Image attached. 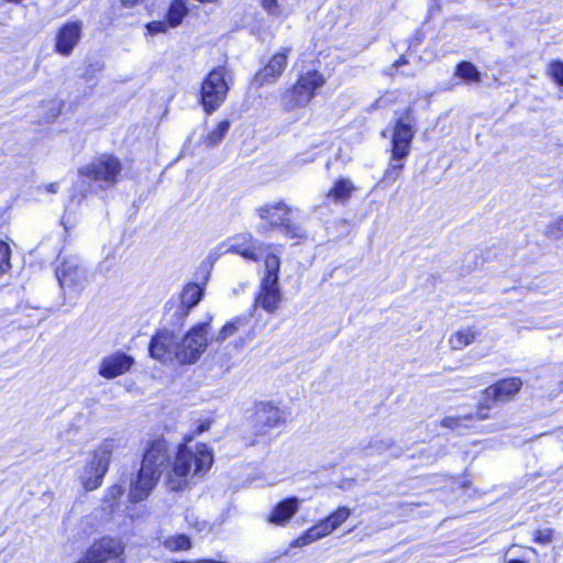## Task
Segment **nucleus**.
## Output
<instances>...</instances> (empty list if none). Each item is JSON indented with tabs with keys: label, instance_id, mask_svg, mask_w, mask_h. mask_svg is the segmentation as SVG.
Segmentation results:
<instances>
[{
	"label": "nucleus",
	"instance_id": "obj_10",
	"mask_svg": "<svg viewBox=\"0 0 563 563\" xmlns=\"http://www.w3.org/2000/svg\"><path fill=\"white\" fill-rule=\"evenodd\" d=\"M415 119L412 118V109L407 108L401 118H399L394 126L391 137V151L395 161L405 159L410 153V146L415 136L413 129Z\"/></svg>",
	"mask_w": 563,
	"mask_h": 563
},
{
	"label": "nucleus",
	"instance_id": "obj_21",
	"mask_svg": "<svg viewBox=\"0 0 563 563\" xmlns=\"http://www.w3.org/2000/svg\"><path fill=\"white\" fill-rule=\"evenodd\" d=\"M300 501L296 497L286 498L278 503L269 514L267 520L277 526L286 525L298 511Z\"/></svg>",
	"mask_w": 563,
	"mask_h": 563
},
{
	"label": "nucleus",
	"instance_id": "obj_16",
	"mask_svg": "<svg viewBox=\"0 0 563 563\" xmlns=\"http://www.w3.org/2000/svg\"><path fill=\"white\" fill-rule=\"evenodd\" d=\"M169 460L167 442L164 439L153 440L146 449L141 467L144 472H154L161 476Z\"/></svg>",
	"mask_w": 563,
	"mask_h": 563
},
{
	"label": "nucleus",
	"instance_id": "obj_13",
	"mask_svg": "<svg viewBox=\"0 0 563 563\" xmlns=\"http://www.w3.org/2000/svg\"><path fill=\"white\" fill-rule=\"evenodd\" d=\"M150 354L161 362H178V336L168 330L158 331L151 340Z\"/></svg>",
	"mask_w": 563,
	"mask_h": 563
},
{
	"label": "nucleus",
	"instance_id": "obj_7",
	"mask_svg": "<svg viewBox=\"0 0 563 563\" xmlns=\"http://www.w3.org/2000/svg\"><path fill=\"white\" fill-rule=\"evenodd\" d=\"M112 450L113 443L106 441L93 452L91 461L85 466L79 476L80 483L86 490H93L101 486L109 468Z\"/></svg>",
	"mask_w": 563,
	"mask_h": 563
},
{
	"label": "nucleus",
	"instance_id": "obj_3",
	"mask_svg": "<svg viewBox=\"0 0 563 563\" xmlns=\"http://www.w3.org/2000/svg\"><path fill=\"white\" fill-rule=\"evenodd\" d=\"M279 271V255L274 252L267 253L264 258V272L261 277L258 294L255 297V306L261 307L268 313H274L283 300Z\"/></svg>",
	"mask_w": 563,
	"mask_h": 563
},
{
	"label": "nucleus",
	"instance_id": "obj_17",
	"mask_svg": "<svg viewBox=\"0 0 563 563\" xmlns=\"http://www.w3.org/2000/svg\"><path fill=\"white\" fill-rule=\"evenodd\" d=\"M133 364L132 356L123 352H115L101 360L98 374L103 378L112 379L129 372Z\"/></svg>",
	"mask_w": 563,
	"mask_h": 563
},
{
	"label": "nucleus",
	"instance_id": "obj_19",
	"mask_svg": "<svg viewBox=\"0 0 563 563\" xmlns=\"http://www.w3.org/2000/svg\"><path fill=\"white\" fill-rule=\"evenodd\" d=\"M159 476L154 472H144L141 467L135 479H132L130 485V499L131 501L139 503L148 497L152 489L155 487Z\"/></svg>",
	"mask_w": 563,
	"mask_h": 563
},
{
	"label": "nucleus",
	"instance_id": "obj_52",
	"mask_svg": "<svg viewBox=\"0 0 563 563\" xmlns=\"http://www.w3.org/2000/svg\"><path fill=\"white\" fill-rule=\"evenodd\" d=\"M401 74L405 75V76H409V77L413 76V73L401 71Z\"/></svg>",
	"mask_w": 563,
	"mask_h": 563
},
{
	"label": "nucleus",
	"instance_id": "obj_27",
	"mask_svg": "<svg viewBox=\"0 0 563 563\" xmlns=\"http://www.w3.org/2000/svg\"><path fill=\"white\" fill-rule=\"evenodd\" d=\"M475 339H476V332L473 329L467 328V329L455 332L450 338V344H451L452 349H454V350H462L465 346L473 343L475 341Z\"/></svg>",
	"mask_w": 563,
	"mask_h": 563
},
{
	"label": "nucleus",
	"instance_id": "obj_37",
	"mask_svg": "<svg viewBox=\"0 0 563 563\" xmlns=\"http://www.w3.org/2000/svg\"><path fill=\"white\" fill-rule=\"evenodd\" d=\"M548 75L560 86H563V62L553 60L548 68Z\"/></svg>",
	"mask_w": 563,
	"mask_h": 563
},
{
	"label": "nucleus",
	"instance_id": "obj_33",
	"mask_svg": "<svg viewBox=\"0 0 563 563\" xmlns=\"http://www.w3.org/2000/svg\"><path fill=\"white\" fill-rule=\"evenodd\" d=\"M543 235L551 240L563 238V217L551 220L543 229Z\"/></svg>",
	"mask_w": 563,
	"mask_h": 563
},
{
	"label": "nucleus",
	"instance_id": "obj_24",
	"mask_svg": "<svg viewBox=\"0 0 563 563\" xmlns=\"http://www.w3.org/2000/svg\"><path fill=\"white\" fill-rule=\"evenodd\" d=\"M355 190V186L349 178H340L334 181L333 187L328 191L327 197L336 203L346 202L352 192Z\"/></svg>",
	"mask_w": 563,
	"mask_h": 563
},
{
	"label": "nucleus",
	"instance_id": "obj_38",
	"mask_svg": "<svg viewBox=\"0 0 563 563\" xmlns=\"http://www.w3.org/2000/svg\"><path fill=\"white\" fill-rule=\"evenodd\" d=\"M261 5L269 15L278 16L282 13L277 0H261Z\"/></svg>",
	"mask_w": 563,
	"mask_h": 563
},
{
	"label": "nucleus",
	"instance_id": "obj_4",
	"mask_svg": "<svg viewBox=\"0 0 563 563\" xmlns=\"http://www.w3.org/2000/svg\"><path fill=\"white\" fill-rule=\"evenodd\" d=\"M55 274L65 298L78 297L89 284L88 269L78 256L63 258Z\"/></svg>",
	"mask_w": 563,
	"mask_h": 563
},
{
	"label": "nucleus",
	"instance_id": "obj_1",
	"mask_svg": "<svg viewBox=\"0 0 563 563\" xmlns=\"http://www.w3.org/2000/svg\"><path fill=\"white\" fill-rule=\"evenodd\" d=\"M212 463V453L206 444H197L194 451L181 445L173 463L168 485L173 490L183 489L189 476L205 475Z\"/></svg>",
	"mask_w": 563,
	"mask_h": 563
},
{
	"label": "nucleus",
	"instance_id": "obj_35",
	"mask_svg": "<svg viewBox=\"0 0 563 563\" xmlns=\"http://www.w3.org/2000/svg\"><path fill=\"white\" fill-rule=\"evenodd\" d=\"M10 255L9 245L0 240V277L10 269Z\"/></svg>",
	"mask_w": 563,
	"mask_h": 563
},
{
	"label": "nucleus",
	"instance_id": "obj_50",
	"mask_svg": "<svg viewBox=\"0 0 563 563\" xmlns=\"http://www.w3.org/2000/svg\"><path fill=\"white\" fill-rule=\"evenodd\" d=\"M77 563H92V561L88 560V556L85 554Z\"/></svg>",
	"mask_w": 563,
	"mask_h": 563
},
{
	"label": "nucleus",
	"instance_id": "obj_5",
	"mask_svg": "<svg viewBox=\"0 0 563 563\" xmlns=\"http://www.w3.org/2000/svg\"><path fill=\"white\" fill-rule=\"evenodd\" d=\"M324 84V76L317 70L301 75L296 85L283 93V107L288 111L299 107H306L314 96L316 90Z\"/></svg>",
	"mask_w": 563,
	"mask_h": 563
},
{
	"label": "nucleus",
	"instance_id": "obj_34",
	"mask_svg": "<svg viewBox=\"0 0 563 563\" xmlns=\"http://www.w3.org/2000/svg\"><path fill=\"white\" fill-rule=\"evenodd\" d=\"M404 159L395 161V158L391 156L390 163L387 167V169L384 173V178L389 181H395L399 178L400 173L404 168Z\"/></svg>",
	"mask_w": 563,
	"mask_h": 563
},
{
	"label": "nucleus",
	"instance_id": "obj_14",
	"mask_svg": "<svg viewBox=\"0 0 563 563\" xmlns=\"http://www.w3.org/2000/svg\"><path fill=\"white\" fill-rule=\"evenodd\" d=\"M271 245L255 239L251 233H242L229 240L227 252L241 255L243 258L257 262L262 253L267 251Z\"/></svg>",
	"mask_w": 563,
	"mask_h": 563
},
{
	"label": "nucleus",
	"instance_id": "obj_39",
	"mask_svg": "<svg viewBox=\"0 0 563 563\" xmlns=\"http://www.w3.org/2000/svg\"><path fill=\"white\" fill-rule=\"evenodd\" d=\"M168 27H170L168 25V21H152L146 24V29L148 33L152 35L165 33L168 30Z\"/></svg>",
	"mask_w": 563,
	"mask_h": 563
},
{
	"label": "nucleus",
	"instance_id": "obj_18",
	"mask_svg": "<svg viewBox=\"0 0 563 563\" xmlns=\"http://www.w3.org/2000/svg\"><path fill=\"white\" fill-rule=\"evenodd\" d=\"M81 30V22L65 23L56 35L55 51L63 56L70 55L80 40Z\"/></svg>",
	"mask_w": 563,
	"mask_h": 563
},
{
	"label": "nucleus",
	"instance_id": "obj_47",
	"mask_svg": "<svg viewBox=\"0 0 563 563\" xmlns=\"http://www.w3.org/2000/svg\"><path fill=\"white\" fill-rule=\"evenodd\" d=\"M441 9V0H431V4H430V11H440Z\"/></svg>",
	"mask_w": 563,
	"mask_h": 563
},
{
	"label": "nucleus",
	"instance_id": "obj_53",
	"mask_svg": "<svg viewBox=\"0 0 563 563\" xmlns=\"http://www.w3.org/2000/svg\"><path fill=\"white\" fill-rule=\"evenodd\" d=\"M559 389L563 391V379L559 383Z\"/></svg>",
	"mask_w": 563,
	"mask_h": 563
},
{
	"label": "nucleus",
	"instance_id": "obj_46",
	"mask_svg": "<svg viewBox=\"0 0 563 563\" xmlns=\"http://www.w3.org/2000/svg\"><path fill=\"white\" fill-rule=\"evenodd\" d=\"M209 427H210V422H209V421L201 422V423L198 426L196 433H197V434H200V433H202L203 431L208 430V429H209Z\"/></svg>",
	"mask_w": 563,
	"mask_h": 563
},
{
	"label": "nucleus",
	"instance_id": "obj_6",
	"mask_svg": "<svg viewBox=\"0 0 563 563\" xmlns=\"http://www.w3.org/2000/svg\"><path fill=\"white\" fill-rule=\"evenodd\" d=\"M229 81L224 67L213 68L201 84V103L207 113L216 111L225 100Z\"/></svg>",
	"mask_w": 563,
	"mask_h": 563
},
{
	"label": "nucleus",
	"instance_id": "obj_43",
	"mask_svg": "<svg viewBox=\"0 0 563 563\" xmlns=\"http://www.w3.org/2000/svg\"><path fill=\"white\" fill-rule=\"evenodd\" d=\"M47 106L51 110V114L47 115V120L56 118L60 113V103L54 100L47 102Z\"/></svg>",
	"mask_w": 563,
	"mask_h": 563
},
{
	"label": "nucleus",
	"instance_id": "obj_49",
	"mask_svg": "<svg viewBox=\"0 0 563 563\" xmlns=\"http://www.w3.org/2000/svg\"><path fill=\"white\" fill-rule=\"evenodd\" d=\"M58 185L57 184H49L47 186V190L51 192H56Z\"/></svg>",
	"mask_w": 563,
	"mask_h": 563
},
{
	"label": "nucleus",
	"instance_id": "obj_8",
	"mask_svg": "<svg viewBox=\"0 0 563 563\" xmlns=\"http://www.w3.org/2000/svg\"><path fill=\"white\" fill-rule=\"evenodd\" d=\"M522 382L518 377L501 379L496 384L487 387L483 393V398L477 408L476 415L479 420L488 418L487 411L497 402H506L511 400L520 390Z\"/></svg>",
	"mask_w": 563,
	"mask_h": 563
},
{
	"label": "nucleus",
	"instance_id": "obj_23",
	"mask_svg": "<svg viewBox=\"0 0 563 563\" xmlns=\"http://www.w3.org/2000/svg\"><path fill=\"white\" fill-rule=\"evenodd\" d=\"M252 321L251 316H240L234 318L233 320L225 323L221 330L210 339L211 342L222 343L229 338L246 332L250 329V323Z\"/></svg>",
	"mask_w": 563,
	"mask_h": 563
},
{
	"label": "nucleus",
	"instance_id": "obj_15",
	"mask_svg": "<svg viewBox=\"0 0 563 563\" xmlns=\"http://www.w3.org/2000/svg\"><path fill=\"white\" fill-rule=\"evenodd\" d=\"M290 52V47H283L279 52L275 53L264 67L255 74L254 82L258 86L275 84L287 67Z\"/></svg>",
	"mask_w": 563,
	"mask_h": 563
},
{
	"label": "nucleus",
	"instance_id": "obj_12",
	"mask_svg": "<svg viewBox=\"0 0 563 563\" xmlns=\"http://www.w3.org/2000/svg\"><path fill=\"white\" fill-rule=\"evenodd\" d=\"M285 422L284 411L271 401L255 405L253 429L256 435H264L272 429Z\"/></svg>",
	"mask_w": 563,
	"mask_h": 563
},
{
	"label": "nucleus",
	"instance_id": "obj_51",
	"mask_svg": "<svg viewBox=\"0 0 563 563\" xmlns=\"http://www.w3.org/2000/svg\"><path fill=\"white\" fill-rule=\"evenodd\" d=\"M508 563H525V561H520V560H510Z\"/></svg>",
	"mask_w": 563,
	"mask_h": 563
},
{
	"label": "nucleus",
	"instance_id": "obj_22",
	"mask_svg": "<svg viewBox=\"0 0 563 563\" xmlns=\"http://www.w3.org/2000/svg\"><path fill=\"white\" fill-rule=\"evenodd\" d=\"M203 289L197 283H189L181 291L176 314L186 317L199 303Z\"/></svg>",
	"mask_w": 563,
	"mask_h": 563
},
{
	"label": "nucleus",
	"instance_id": "obj_20",
	"mask_svg": "<svg viewBox=\"0 0 563 563\" xmlns=\"http://www.w3.org/2000/svg\"><path fill=\"white\" fill-rule=\"evenodd\" d=\"M291 208L285 202H269L256 209L258 217L268 223L271 228L279 227L287 221Z\"/></svg>",
	"mask_w": 563,
	"mask_h": 563
},
{
	"label": "nucleus",
	"instance_id": "obj_2",
	"mask_svg": "<svg viewBox=\"0 0 563 563\" xmlns=\"http://www.w3.org/2000/svg\"><path fill=\"white\" fill-rule=\"evenodd\" d=\"M121 172V162L115 156L102 154L79 168V186L85 187L86 180H89L91 191L104 190L118 183Z\"/></svg>",
	"mask_w": 563,
	"mask_h": 563
},
{
	"label": "nucleus",
	"instance_id": "obj_31",
	"mask_svg": "<svg viewBox=\"0 0 563 563\" xmlns=\"http://www.w3.org/2000/svg\"><path fill=\"white\" fill-rule=\"evenodd\" d=\"M230 122L228 120L221 121L217 128L211 131L205 139V143L209 146L219 144L230 129Z\"/></svg>",
	"mask_w": 563,
	"mask_h": 563
},
{
	"label": "nucleus",
	"instance_id": "obj_48",
	"mask_svg": "<svg viewBox=\"0 0 563 563\" xmlns=\"http://www.w3.org/2000/svg\"><path fill=\"white\" fill-rule=\"evenodd\" d=\"M142 0H121L122 4L125 7H133L141 2Z\"/></svg>",
	"mask_w": 563,
	"mask_h": 563
},
{
	"label": "nucleus",
	"instance_id": "obj_41",
	"mask_svg": "<svg viewBox=\"0 0 563 563\" xmlns=\"http://www.w3.org/2000/svg\"><path fill=\"white\" fill-rule=\"evenodd\" d=\"M552 539V531L551 530H537L534 532V537H533V540L538 543H541V544H547L551 541Z\"/></svg>",
	"mask_w": 563,
	"mask_h": 563
},
{
	"label": "nucleus",
	"instance_id": "obj_32",
	"mask_svg": "<svg viewBox=\"0 0 563 563\" xmlns=\"http://www.w3.org/2000/svg\"><path fill=\"white\" fill-rule=\"evenodd\" d=\"M474 419L479 420L477 418L476 412L474 415H467V416L445 417L441 420V426L444 428L452 429V430H459L462 427H464V428L468 427V424L466 422L474 420Z\"/></svg>",
	"mask_w": 563,
	"mask_h": 563
},
{
	"label": "nucleus",
	"instance_id": "obj_40",
	"mask_svg": "<svg viewBox=\"0 0 563 563\" xmlns=\"http://www.w3.org/2000/svg\"><path fill=\"white\" fill-rule=\"evenodd\" d=\"M124 490H125V488L123 485H120V484L113 485L107 490L106 498L108 500H115L124 494Z\"/></svg>",
	"mask_w": 563,
	"mask_h": 563
},
{
	"label": "nucleus",
	"instance_id": "obj_36",
	"mask_svg": "<svg viewBox=\"0 0 563 563\" xmlns=\"http://www.w3.org/2000/svg\"><path fill=\"white\" fill-rule=\"evenodd\" d=\"M279 228L286 238L300 239L303 235L302 229L291 223L288 218L287 221H284V223L279 225Z\"/></svg>",
	"mask_w": 563,
	"mask_h": 563
},
{
	"label": "nucleus",
	"instance_id": "obj_9",
	"mask_svg": "<svg viewBox=\"0 0 563 563\" xmlns=\"http://www.w3.org/2000/svg\"><path fill=\"white\" fill-rule=\"evenodd\" d=\"M208 328L209 322L199 323L192 327L181 340L178 339L179 364H191L200 357L208 345Z\"/></svg>",
	"mask_w": 563,
	"mask_h": 563
},
{
	"label": "nucleus",
	"instance_id": "obj_44",
	"mask_svg": "<svg viewBox=\"0 0 563 563\" xmlns=\"http://www.w3.org/2000/svg\"><path fill=\"white\" fill-rule=\"evenodd\" d=\"M374 443H375V449L377 451L387 450V449L391 448V445H393V441L390 439H387V440H384V441L383 440H379V441L375 440Z\"/></svg>",
	"mask_w": 563,
	"mask_h": 563
},
{
	"label": "nucleus",
	"instance_id": "obj_25",
	"mask_svg": "<svg viewBox=\"0 0 563 563\" xmlns=\"http://www.w3.org/2000/svg\"><path fill=\"white\" fill-rule=\"evenodd\" d=\"M351 516V510L347 507H339L335 511L330 514L325 519L321 520L325 530L330 534L338 529Z\"/></svg>",
	"mask_w": 563,
	"mask_h": 563
},
{
	"label": "nucleus",
	"instance_id": "obj_26",
	"mask_svg": "<svg viewBox=\"0 0 563 563\" xmlns=\"http://www.w3.org/2000/svg\"><path fill=\"white\" fill-rule=\"evenodd\" d=\"M325 536H329V533L320 520L318 523H316L313 527H311L309 530H307L302 536H300L295 541V543L297 547H303V545L314 542Z\"/></svg>",
	"mask_w": 563,
	"mask_h": 563
},
{
	"label": "nucleus",
	"instance_id": "obj_29",
	"mask_svg": "<svg viewBox=\"0 0 563 563\" xmlns=\"http://www.w3.org/2000/svg\"><path fill=\"white\" fill-rule=\"evenodd\" d=\"M163 544L166 549L169 551H181V550H188L191 548L190 539L186 534H175L167 537Z\"/></svg>",
	"mask_w": 563,
	"mask_h": 563
},
{
	"label": "nucleus",
	"instance_id": "obj_45",
	"mask_svg": "<svg viewBox=\"0 0 563 563\" xmlns=\"http://www.w3.org/2000/svg\"><path fill=\"white\" fill-rule=\"evenodd\" d=\"M221 252L219 250H212L209 252L207 260L210 263V266L219 258Z\"/></svg>",
	"mask_w": 563,
	"mask_h": 563
},
{
	"label": "nucleus",
	"instance_id": "obj_42",
	"mask_svg": "<svg viewBox=\"0 0 563 563\" xmlns=\"http://www.w3.org/2000/svg\"><path fill=\"white\" fill-rule=\"evenodd\" d=\"M408 63L405 56H400L397 60H395L390 67L385 71L386 75L394 76V74L404 65Z\"/></svg>",
	"mask_w": 563,
	"mask_h": 563
},
{
	"label": "nucleus",
	"instance_id": "obj_30",
	"mask_svg": "<svg viewBox=\"0 0 563 563\" xmlns=\"http://www.w3.org/2000/svg\"><path fill=\"white\" fill-rule=\"evenodd\" d=\"M455 75L468 81L479 82L481 74L477 68L468 62H463L457 65Z\"/></svg>",
	"mask_w": 563,
	"mask_h": 563
},
{
	"label": "nucleus",
	"instance_id": "obj_11",
	"mask_svg": "<svg viewBox=\"0 0 563 563\" xmlns=\"http://www.w3.org/2000/svg\"><path fill=\"white\" fill-rule=\"evenodd\" d=\"M124 543L115 538L104 537L87 550L86 555L92 563H124Z\"/></svg>",
	"mask_w": 563,
	"mask_h": 563
},
{
	"label": "nucleus",
	"instance_id": "obj_28",
	"mask_svg": "<svg viewBox=\"0 0 563 563\" xmlns=\"http://www.w3.org/2000/svg\"><path fill=\"white\" fill-rule=\"evenodd\" d=\"M186 13L187 7L183 0L172 2L167 13L168 25L170 27L179 25Z\"/></svg>",
	"mask_w": 563,
	"mask_h": 563
}]
</instances>
